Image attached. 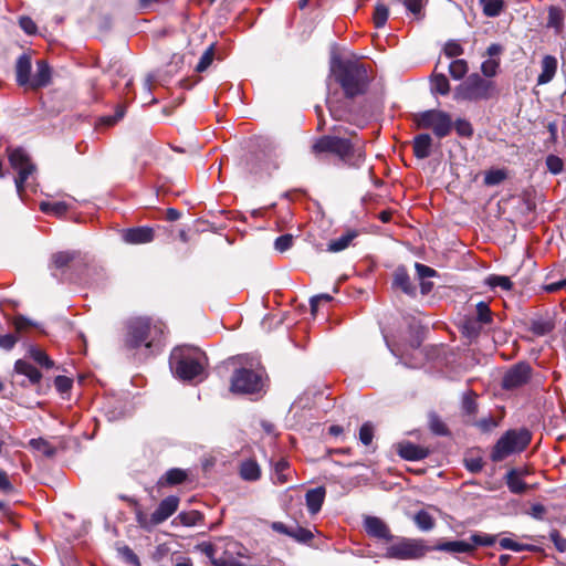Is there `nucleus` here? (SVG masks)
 I'll use <instances>...</instances> for the list:
<instances>
[{"label": "nucleus", "instance_id": "393cba45", "mask_svg": "<svg viewBox=\"0 0 566 566\" xmlns=\"http://www.w3.org/2000/svg\"><path fill=\"white\" fill-rule=\"evenodd\" d=\"M524 472L511 470L506 474V484L509 490L514 494H522L527 490V485L522 480Z\"/></svg>", "mask_w": 566, "mask_h": 566}, {"label": "nucleus", "instance_id": "4468645a", "mask_svg": "<svg viewBox=\"0 0 566 566\" xmlns=\"http://www.w3.org/2000/svg\"><path fill=\"white\" fill-rule=\"evenodd\" d=\"M155 238L154 229L150 227L130 228L123 232V239L129 244H143L151 242Z\"/></svg>", "mask_w": 566, "mask_h": 566}, {"label": "nucleus", "instance_id": "ea45409f", "mask_svg": "<svg viewBox=\"0 0 566 566\" xmlns=\"http://www.w3.org/2000/svg\"><path fill=\"white\" fill-rule=\"evenodd\" d=\"M30 446L34 450L41 452L42 454H44L48 458L53 457L55 454V448L52 447L46 440H44L42 438L32 439L30 441Z\"/></svg>", "mask_w": 566, "mask_h": 566}, {"label": "nucleus", "instance_id": "a18cd8bd", "mask_svg": "<svg viewBox=\"0 0 566 566\" xmlns=\"http://www.w3.org/2000/svg\"><path fill=\"white\" fill-rule=\"evenodd\" d=\"M457 134L461 137L470 138L473 135V127L467 119L459 118L453 124Z\"/></svg>", "mask_w": 566, "mask_h": 566}, {"label": "nucleus", "instance_id": "a211bd4d", "mask_svg": "<svg viewBox=\"0 0 566 566\" xmlns=\"http://www.w3.org/2000/svg\"><path fill=\"white\" fill-rule=\"evenodd\" d=\"M17 82L21 86H27L31 77V57L28 54H22L17 60L15 64Z\"/></svg>", "mask_w": 566, "mask_h": 566}, {"label": "nucleus", "instance_id": "864d4df0", "mask_svg": "<svg viewBox=\"0 0 566 566\" xmlns=\"http://www.w3.org/2000/svg\"><path fill=\"white\" fill-rule=\"evenodd\" d=\"M19 25L29 35H33L36 33V30H38L36 24L30 17H27V15L20 17Z\"/></svg>", "mask_w": 566, "mask_h": 566}, {"label": "nucleus", "instance_id": "0e129e2a", "mask_svg": "<svg viewBox=\"0 0 566 566\" xmlns=\"http://www.w3.org/2000/svg\"><path fill=\"white\" fill-rule=\"evenodd\" d=\"M14 327L17 331L21 332L25 328L33 326L38 327V324L32 322L31 319L27 318L25 316L19 315L13 321Z\"/></svg>", "mask_w": 566, "mask_h": 566}, {"label": "nucleus", "instance_id": "cd10ccee", "mask_svg": "<svg viewBox=\"0 0 566 566\" xmlns=\"http://www.w3.org/2000/svg\"><path fill=\"white\" fill-rule=\"evenodd\" d=\"M186 479H187V472L181 469L175 468V469L168 470L165 473V475L160 478V480L158 481V484L160 486H164V485L172 486V485L182 483Z\"/></svg>", "mask_w": 566, "mask_h": 566}, {"label": "nucleus", "instance_id": "4c0bfd02", "mask_svg": "<svg viewBox=\"0 0 566 566\" xmlns=\"http://www.w3.org/2000/svg\"><path fill=\"white\" fill-rule=\"evenodd\" d=\"M469 539L472 546V552L478 546H491L495 543V536L482 533H474L469 537Z\"/></svg>", "mask_w": 566, "mask_h": 566}, {"label": "nucleus", "instance_id": "680f3d73", "mask_svg": "<svg viewBox=\"0 0 566 566\" xmlns=\"http://www.w3.org/2000/svg\"><path fill=\"white\" fill-rule=\"evenodd\" d=\"M415 268L420 280L426 277H433L437 275V271L428 265L416 263Z\"/></svg>", "mask_w": 566, "mask_h": 566}, {"label": "nucleus", "instance_id": "5fc2aeb1", "mask_svg": "<svg viewBox=\"0 0 566 566\" xmlns=\"http://www.w3.org/2000/svg\"><path fill=\"white\" fill-rule=\"evenodd\" d=\"M293 244V237L291 234H284L276 238L274 247L280 252L287 251Z\"/></svg>", "mask_w": 566, "mask_h": 566}, {"label": "nucleus", "instance_id": "052dcab7", "mask_svg": "<svg viewBox=\"0 0 566 566\" xmlns=\"http://www.w3.org/2000/svg\"><path fill=\"white\" fill-rule=\"evenodd\" d=\"M54 386L57 389V391L64 394L71 389L72 380L66 376H57L54 379Z\"/></svg>", "mask_w": 566, "mask_h": 566}, {"label": "nucleus", "instance_id": "603ef678", "mask_svg": "<svg viewBox=\"0 0 566 566\" xmlns=\"http://www.w3.org/2000/svg\"><path fill=\"white\" fill-rule=\"evenodd\" d=\"M500 546L503 549H510L513 552H522L530 547L528 545L520 544V543H517L511 538H507V537L500 539Z\"/></svg>", "mask_w": 566, "mask_h": 566}, {"label": "nucleus", "instance_id": "c756f323", "mask_svg": "<svg viewBox=\"0 0 566 566\" xmlns=\"http://www.w3.org/2000/svg\"><path fill=\"white\" fill-rule=\"evenodd\" d=\"M431 91L440 95H447L450 92V84L447 76L442 73H433L431 76Z\"/></svg>", "mask_w": 566, "mask_h": 566}, {"label": "nucleus", "instance_id": "b1692460", "mask_svg": "<svg viewBox=\"0 0 566 566\" xmlns=\"http://www.w3.org/2000/svg\"><path fill=\"white\" fill-rule=\"evenodd\" d=\"M239 473L244 481H258L261 478V468L255 460L248 459L241 463Z\"/></svg>", "mask_w": 566, "mask_h": 566}, {"label": "nucleus", "instance_id": "9d476101", "mask_svg": "<svg viewBox=\"0 0 566 566\" xmlns=\"http://www.w3.org/2000/svg\"><path fill=\"white\" fill-rule=\"evenodd\" d=\"M262 386V376L245 368L235 370L231 379V391L238 394H254L260 391Z\"/></svg>", "mask_w": 566, "mask_h": 566}, {"label": "nucleus", "instance_id": "dca6fc26", "mask_svg": "<svg viewBox=\"0 0 566 566\" xmlns=\"http://www.w3.org/2000/svg\"><path fill=\"white\" fill-rule=\"evenodd\" d=\"M398 454L408 461H419L429 455V450L407 441L398 444Z\"/></svg>", "mask_w": 566, "mask_h": 566}, {"label": "nucleus", "instance_id": "6e6552de", "mask_svg": "<svg viewBox=\"0 0 566 566\" xmlns=\"http://www.w3.org/2000/svg\"><path fill=\"white\" fill-rule=\"evenodd\" d=\"M430 551L423 539L401 538L399 542L387 547L385 557L394 559H418Z\"/></svg>", "mask_w": 566, "mask_h": 566}, {"label": "nucleus", "instance_id": "c85d7f7f", "mask_svg": "<svg viewBox=\"0 0 566 566\" xmlns=\"http://www.w3.org/2000/svg\"><path fill=\"white\" fill-rule=\"evenodd\" d=\"M356 230H348L346 233L340 235L339 238L332 240L328 243V251L331 252H339L345 250L350 242L357 237Z\"/></svg>", "mask_w": 566, "mask_h": 566}, {"label": "nucleus", "instance_id": "5701e85b", "mask_svg": "<svg viewBox=\"0 0 566 566\" xmlns=\"http://www.w3.org/2000/svg\"><path fill=\"white\" fill-rule=\"evenodd\" d=\"M394 287L400 289L403 293L408 295H413L416 292L415 286L412 285L410 277L405 268H397L394 273Z\"/></svg>", "mask_w": 566, "mask_h": 566}, {"label": "nucleus", "instance_id": "f704fd0d", "mask_svg": "<svg viewBox=\"0 0 566 566\" xmlns=\"http://www.w3.org/2000/svg\"><path fill=\"white\" fill-rule=\"evenodd\" d=\"M483 7L484 15L489 18H494L501 14L504 9L503 0H486L480 3Z\"/></svg>", "mask_w": 566, "mask_h": 566}, {"label": "nucleus", "instance_id": "6e6d98bb", "mask_svg": "<svg viewBox=\"0 0 566 566\" xmlns=\"http://www.w3.org/2000/svg\"><path fill=\"white\" fill-rule=\"evenodd\" d=\"M476 314H478V319L481 323L491 322V311L486 303L480 302L476 304Z\"/></svg>", "mask_w": 566, "mask_h": 566}, {"label": "nucleus", "instance_id": "2f4dec72", "mask_svg": "<svg viewBox=\"0 0 566 566\" xmlns=\"http://www.w3.org/2000/svg\"><path fill=\"white\" fill-rule=\"evenodd\" d=\"M80 255L76 251H61L52 255V262L56 269H63L67 266Z\"/></svg>", "mask_w": 566, "mask_h": 566}, {"label": "nucleus", "instance_id": "0eeeda50", "mask_svg": "<svg viewBox=\"0 0 566 566\" xmlns=\"http://www.w3.org/2000/svg\"><path fill=\"white\" fill-rule=\"evenodd\" d=\"M419 128L431 129L438 138L448 136L453 127L451 116L439 109H429L416 116Z\"/></svg>", "mask_w": 566, "mask_h": 566}, {"label": "nucleus", "instance_id": "f8f14e48", "mask_svg": "<svg viewBox=\"0 0 566 566\" xmlns=\"http://www.w3.org/2000/svg\"><path fill=\"white\" fill-rule=\"evenodd\" d=\"M364 528L371 537L387 542L392 539L388 525L377 516H365Z\"/></svg>", "mask_w": 566, "mask_h": 566}, {"label": "nucleus", "instance_id": "e2e57ef3", "mask_svg": "<svg viewBox=\"0 0 566 566\" xmlns=\"http://www.w3.org/2000/svg\"><path fill=\"white\" fill-rule=\"evenodd\" d=\"M0 491L6 494L14 492V486L3 470H0Z\"/></svg>", "mask_w": 566, "mask_h": 566}, {"label": "nucleus", "instance_id": "f03ea898", "mask_svg": "<svg viewBox=\"0 0 566 566\" xmlns=\"http://www.w3.org/2000/svg\"><path fill=\"white\" fill-rule=\"evenodd\" d=\"M331 70L346 97L353 98L367 91L370 78L365 64L352 60H334Z\"/></svg>", "mask_w": 566, "mask_h": 566}, {"label": "nucleus", "instance_id": "6ab92c4d", "mask_svg": "<svg viewBox=\"0 0 566 566\" xmlns=\"http://www.w3.org/2000/svg\"><path fill=\"white\" fill-rule=\"evenodd\" d=\"M432 549L440 551V552H447L451 554H464V553H471L472 546L470 544V539H462V541H449V542H442L437 544Z\"/></svg>", "mask_w": 566, "mask_h": 566}, {"label": "nucleus", "instance_id": "412c9836", "mask_svg": "<svg viewBox=\"0 0 566 566\" xmlns=\"http://www.w3.org/2000/svg\"><path fill=\"white\" fill-rule=\"evenodd\" d=\"M557 70V60L552 55H545L542 60V72L537 77V84H547L553 80Z\"/></svg>", "mask_w": 566, "mask_h": 566}, {"label": "nucleus", "instance_id": "a19ab883", "mask_svg": "<svg viewBox=\"0 0 566 566\" xmlns=\"http://www.w3.org/2000/svg\"><path fill=\"white\" fill-rule=\"evenodd\" d=\"M462 409L467 415H475L478 410L476 395L469 390L463 395Z\"/></svg>", "mask_w": 566, "mask_h": 566}, {"label": "nucleus", "instance_id": "bf43d9fd", "mask_svg": "<svg viewBox=\"0 0 566 566\" xmlns=\"http://www.w3.org/2000/svg\"><path fill=\"white\" fill-rule=\"evenodd\" d=\"M136 521L138 525L145 530H150L154 526L158 525V523H153V514L150 516H147L143 512L136 513Z\"/></svg>", "mask_w": 566, "mask_h": 566}, {"label": "nucleus", "instance_id": "4d7b16f0", "mask_svg": "<svg viewBox=\"0 0 566 566\" xmlns=\"http://www.w3.org/2000/svg\"><path fill=\"white\" fill-rule=\"evenodd\" d=\"M464 464L465 468L472 473H478L483 469V460L480 457L465 458Z\"/></svg>", "mask_w": 566, "mask_h": 566}, {"label": "nucleus", "instance_id": "f3484780", "mask_svg": "<svg viewBox=\"0 0 566 566\" xmlns=\"http://www.w3.org/2000/svg\"><path fill=\"white\" fill-rule=\"evenodd\" d=\"M325 489L323 486H318L315 489H311L305 494L306 506L311 514H316L321 511L322 505L325 499Z\"/></svg>", "mask_w": 566, "mask_h": 566}, {"label": "nucleus", "instance_id": "a878e982", "mask_svg": "<svg viewBox=\"0 0 566 566\" xmlns=\"http://www.w3.org/2000/svg\"><path fill=\"white\" fill-rule=\"evenodd\" d=\"M547 28L554 29L557 34L562 33L564 29V13L560 8L555 6L548 8Z\"/></svg>", "mask_w": 566, "mask_h": 566}, {"label": "nucleus", "instance_id": "13d9d810", "mask_svg": "<svg viewBox=\"0 0 566 566\" xmlns=\"http://www.w3.org/2000/svg\"><path fill=\"white\" fill-rule=\"evenodd\" d=\"M212 563L216 566H245V564L241 560H238L227 554L220 558L212 559Z\"/></svg>", "mask_w": 566, "mask_h": 566}, {"label": "nucleus", "instance_id": "de8ad7c7", "mask_svg": "<svg viewBox=\"0 0 566 566\" xmlns=\"http://www.w3.org/2000/svg\"><path fill=\"white\" fill-rule=\"evenodd\" d=\"M374 438V428L369 422L364 423L359 429V440L363 444L369 446Z\"/></svg>", "mask_w": 566, "mask_h": 566}, {"label": "nucleus", "instance_id": "79ce46f5", "mask_svg": "<svg viewBox=\"0 0 566 566\" xmlns=\"http://www.w3.org/2000/svg\"><path fill=\"white\" fill-rule=\"evenodd\" d=\"M389 17V9L382 3H378L374 12V24L377 29L382 28Z\"/></svg>", "mask_w": 566, "mask_h": 566}, {"label": "nucleus", "instance_id": "c03bdc74", "mask_svg": "<svg viewBox=\"0 0 566 566\" xmlns=\"http://www.w3.org/2000/svg\"><path fill=\"white\" fill-rule=\"evenodd\" d=\"M506 178V172L503 169H492L485 172L484 184L486 186H495L501 184Z\"/></svg>", "mask_w": 566, "mask_h": 566}, {"label": "nucleus", "instance_id": "338daca9", "mask_svg": "<svg viewBox=\"0 0 566 566\" xmlns=\"http://www.w3.org/2000/svg\"><path fill=\"white\" fill-rule=\"evenodd\" d=\"M403 4L413 14H419L423 7V0H403Z\"/></svg>", "mask_w": 566, "mask_h": 566}, {"label": "nucleus", "instance_id": "423d86ee", "mask_svg": "<svg viewBox=\"0 0 566 566\" xmlns=\"http://www.w3.org/2000/svg\"><path fill=\"white\" fill-rule=\"evenodd\" d=\"M496 93L495 84L492 81L473 73L469 75L459 86L458 94L463 99L480 101L489 99Z\"/></svg>", "mask_w": 566, "mask_h": 566}, {"label": "nucleus", "instance_id": "473e14b6", "mask_svg": "<svg viewBox=\"0 0 566 566\" xmlns=\"http://www.w3.org/2000/svg\"><path fill=\"white\" fill-rule=\"evenodd\" d=\"M413 522L421 531L428 532L434 527V520L427 511H419L413 516Z\"/></svg>", "mask_w": 566, "mask_h": 566}, {"label": "nucleus", "instance_id": "8fccbe9b", "mask_svg": "<svg viewBox=\"0 0 566 566\" xmlns=\"http://www.w3.org/2000/svg\"><path fill=\"white\" fill-rule=\"evenodd\" d=\"M546 166L552 174L557 175L562 172L564 164L559 157L549 155L546 158Z\"/></svg>", "mask_w": 566, "mask_h": 566}, {"label": "nucleus", "instance_id": "72a5a7b5", "mask_svg": "<svg viewBox=\"0 0 566 566\" xmlns=\"http://www.w3.org/2000/svg\"><path fill=\"white\" fill-rule=\"evenodd\" d=\"M468 70V62L462 59L453 60L449 65V73L453 80L463 78Z\"/></svg>", "mask_w": 566, "mask_h": 566}, {"label": "nucleus", "instance_id": "9b49d317", "mask_svg": "<svg viewBox=\"0 0 566 566\" xmlns=\"http://www.w3.org/2000/svg\"><path fill=\"white\" fill-rule=\"evenodd\" d=\"M532 376L530 364L521 361L513 365L503 376L502 387L506 390L517 389L526 385Z\"/></svg>", "mask_w": 566, "mask_h": 566}, {"label": "nucleus", "instance_id": "7ed1b4c3", "mask_svg": "<svg viewBox=\"0 0 566 566\" xmlns=\"http://www.w3.org/2000/svg\"><path fill=\"white\" fill-rule=\"evenodd\" d=\"M163 334V323L147 317H135L126 324L125 345L129 348L144 346L147 349H157Z\"/></svg>", "mask_w": 566, "mask_h": 566}, {"label": "nucleus", "instance_id": "7c9ffc66", "mask_svg": "<svg viewBox=\"0 0 566 566\" xmlns=\"http://www.w3.org/2000/svg\"><path fill=\"white\" fill-rule=\"evenodd\" d=\"M40 209L44 213L54 214L56 217H61L66 213L69 210V206L64 201H55V202H49L43 201L40 203Z\"/></svg>", "mask_w": 566, "mask_h": 566}, {"label": "nucleus", "instance_id": "bb28decb", "mask_svg": "<svg viewBox=\"0 0 566 566\" xmlns=\"http://www.w3.org/2000/svg\"><path fill=\"white\" fill-rule=\"evenodd\" d=\"M14 369L18 374L27 376L32 384H36L42 377L41 373L33 365L22 359L17 360Z\"/></svg>", "mask_w": 566, "mask_h": 566}, {"label": "nucleus", "instance_id": "aec40b11", "mask_svg": "<svg viewBox=\"0 0 566 566\" xmlns=\"http://www.w3.org/2000/svg\"><path fill=\"white\" fill-rule=\"evenodd\" d=\"M293 471L285 459H280L273 465L272 481L274 484L283 485L291 480Z\"/></svg>", "mask_w": 566, "mask_h": 566}, {"label": "nucleus", "instance_id": "39448f33", "mask_svg": "<svg viewBox=\"0 0 566 566\" xmlns=\"http://www.w3.org/2000/svg\"><path fill=\"white\" fill-rule=\"evenodd\" d=\"M531 434L527 430H509L494 446L491 459L495 462L503 461L513 453L522 452L530 443Z\"/></svg>", "mask_w": 566, "mask_h": 566}, {"label": "nucleus", "instance_id": "58836bf2", "mask_svg": "<svg viewBox=\"0 0 566 566\" xmlns=\"http://www.w3.org/2000/svg\"><path fill=\"white\" fill-rule=\"evenodd\" d=\"M202 520V515L197 511L181 512L175 521L185 526H195Z\"/></svg>", "mask_w": 566, "mask_h": 566}, {"label": "nucleus", "instance_id": "774afa93", "mask_svg": "<svg viewBox=\"0 0 566 566\" xmlns=\"http://www.w3.org/2000/svg\"><path fill=\"white\" fill-rule=\"evenodd\" d=\"M476 426L484 432L492 430L497 426V422L492 418H483L476 422Z\"/></svg>", "mask_w": 566, "mask_h": 566}, {"label": "nucleus", "instance_id": "09e8293b", "mask_svg": "<svg viewBox=\"0 0 566 566\" xmlns=\"http://www.w3.org/2000/svg\"><path fill=\"white\" fill-rule=\"evenodd\" d=\"M443 52L448 57H457L463 54V48L457 41L451 40L446 43Z\"/></svg>", "mask_w": 566, "mask_h": 566}, {"label": "nucleus", "instance_id": "ddd939ff", "mask_svg": "<svg viewBox=\"0 0 566 566\" xmlns=\"http://www.w3.org/2000/svg\"><path fill=\"white\" fill-rule=\"evenodd\" d=\"M178 496L169 495L165 497L153 513V523H158V525L161 524L178 510Z\"/></svg>", "mask_w": 566, "mask_h": 566}, {"label": "nucleus", "instance_id": "f257e3e1", "mask_svg": "<svg viewBox=\"0 0 566 566\" xmlns=\"http://www.w3.org/2000/svg\"><path fill=\"white\" fill-rule=\"evenodd\" d=\"M206 354L197 347L178 346L170 354L169 365L174 375L182 380H202L206 377Z\"/></svg>", "mask_w": 566, "mask_h": 566}, {"label": "nucleus", "instance_id": "c9c22d12", "mask_svg": "<svg viewBox=\"0 0 566 566\" xmlns=\"http://www.w3.org/2000/svg\"><path fill=\"white\" fill-rule=\"evenodd\" d=\"M29 354L34 361L46 369H50L54 366L53 360L40 348L30 347Z\"/></svg>", "mask_w": 566, "mask_h": 566}, {"label": "nucleus", "instance_id": "4be33fe9", "mask_svg": "<svg viewBox=\"0 0 566 566\" xmlns=\"http://www.w3.org/2000/svg\"><path fill=\"white\" fill-rule=\"evenodd\" d=\"M432 138L429 134H420L413 139V154L418 159L428 158L431 154Z\"/></svg>", "mask_w": 566, "mask_h": 566}, {"label": "nucleus", "instance_id": "49530a36", "mask_svg": "<svg viewBox=\"0 0 566 566\" xmlns=\"http://www.w3.org/2000/svg\"><path fill=\"white\" fill-rule=\"evenodd\" d=\"M500 61L496 59H488L481 64V72L486 77H493L497 74Z\"/></svg>", "mask_w": 566, "mask_h": 566}, {"label": "nucleus", "instance_id": "2eb2a0df", "mask_svg": "<svg viewBox=\"0 0 566 566\" xmlns=\"http://www.w3.org/2000/svg\"><path fill=\"white\" fill-rule=\"evenodd\" d=\"M51 81V69L49 64L44 60H39L36 62V71L35 73L30 77V82L28 83V86L36 90L40 87L48 86Z\"/></svg>", "mask_w": 566, "mask_h": 566}, {"label": "nucleus", "instance_id": "37998d69", "mask_svg": "<svg viewBox=\"0 0 566 566\" xmlns=\"http://www.w3.org/2000/svg\"><path fill=\"white\" fill-rule=\"evenodd\" d=\"M313 533L307 528H304L298 525L292 527L291 538H293L297 543L306 544L311 539H313Z\"/></svg>", "mask_w": 566, "mask_h": 566}, {"label": "nucleus", "instance_id": "e433bc0d", "mask_svg": "<svg viewBox=\"0 0 566 566\" xmlns=\"http://www.w3.org/2000/svg\"><path fill=\"white\" fill-rule=\"evenodd\" d=\"M485 284L489 285L492 289L501 287L503 290H511L512 289V282L509 276L504 275H489L485 279Z\"/></svg>", "mask_w": 566, "mask_h": 566}, {"label": "nucleus", "instance_id": "1a4fd4ad", "mask_svg": "<svg viewBox=\"0 0 566 566\" xmlns=\"http://www.w3.org/2000/svg\"><path fill=\"white\" fill-rule=\"evenodd\" d=\"M9 161L11 168L18 174V176L14 178V185L18 195L22 197L24 184L35 170V166L31 163L28 154L21 148L13 149L9 153Z\"/></svg>", "mask_w": 566, "mask_h": 566}, {"label": "nucleus", "instance_id": "20e7f679", "mask_svg": "<svg viewBox=\"0 0 566 566\" xmlns=\"http://www.w3.org/2000/svg\"><path fill=\"white\" fill-rule=\"evenodd\" d=\"M315 154L332 153L336 155L345 165L359 168L366 158L364 147L355 145L349 139L335 136H323L313 145Z\"/></svg>", "mask_w": 566, "mask_h": 566}, {"label": "nucleus", "instance_id": "69168bd1", "mask_svg": "<svg viewBox=\"0 0 566 566\" xmlns=\"http://www.w3.org/2000/svg\"><path fill=\"white\" fill-rule=\"evenodd\" d=\"M15 343H17V338L12 334H7V335L0 336V347L6 350L12 349L13 346L15 345Z\"/></svg>", "mask_w": 566, "mask_h": 566}, {"label": "nucleus", "instance_id": "3c124183", "mask_svg": "<svg viewBox=\"0 0 566 566\" xmlns=\"http://www.w3.org/2000/svg\"><path fill=\"white\" fill-rule=\"evenodd\" d=\"M212 61H213V50H212V48H209L201 55V57L196 66V71H198V72L206 71L209 67V65L212 63Z\"/></svg>", "mask_w": 566, "mask_h": 566}]
</instances>
